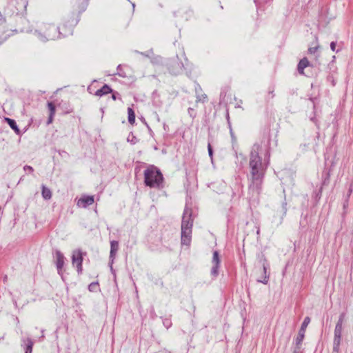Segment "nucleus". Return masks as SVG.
I'll return each mask as SVG.
<instances>
[{
    "instance_id": "13",
    "label": "nucleus",
    "mask_w": 353,
    "mask_h": 353,
    "mask_svg": "<svg viewBox=\"0 0 353 353\" xmlns=\"http://www.w3.org/2000/svg\"><path fill=\"white\" fill-rule=\"evenodd\" d=\"M251 174L253 181H259L262 178V173L260 172V168L256 169L251 168Z\"/></svg>"
},
{
    "instance_id": "18",
    "label": "nucleus",
    "mask_w": 353,
    "mask_h": 353,
    "mask_svg": "<svg viewBox=\"0 0 353 353\" xmlns=\"http://www.w3.org/2000/svg\"><path fill=\"white\" fill-rule=\"evenodd\" d=\"M5 121L7 122V123L10 125V127L12 130H14L15 131H18V128H17V125L16 124V122L13 119H11L10 118L6 117L5 118Z\"/></svg>"
},
{
    "instance_id": "20",
    "label": "nucleus",
    "mask_w": 353,
    "mask_h": 353,
    "mask_svg": "<svg viewBox=\"0 0 353 353\" xmlns=\"http://www.w3.org/2000/svg\"><path fill=\"white\" fill-rule=\"evenodd\" d=\"M263 270L265 273V279L263 281H261V282L263 283L264 284H266L268 281V275H267V268L265 265L263 266Z\"/></svg>"
},
{
    "instance_id": "16",
    "label": "nucleus",
    "mask_w": 353,
    "mask_h": 353,
    "mask_svg": "<svg viewBox=\"0 0 353 353\" xmlns=\"http://www.w3.org/2000/svg\"><path fill=\"white\" fill-rule=\"evenodd\" d=\"M48 107L50 110V115H49L48 123H50L52 122L53 117H54V112H55V108L52 103H48Z\"/></svg>"
},
{
    "instance_id": "26",
    "label": "nucleus",
    "mask_w": 353,
    "mask_h": 353,
    "mask_svg": "<svg viewBox=\"0 0 353 353\" xmlns=\"http://www.w3.org/2000/svg\"><path fill=\"white\" fill-rule=\"evenodd\" d=\"M28 168L29 170H32V168H31V167H28Z\"/></svg>"
},
{
    "instance_id": "14",
    "label": "nucleus",
    "mask_w": 353,
    "mask_h": 353,
    "mask_svg": "<svg viewBox=\"0 0 353 353\" xmlns=\"http://www.w3.org/2000/svg\"><path fill=\"white\" fill-rule=\"evenodd\" d=\"M111 92H112L111 88L108 85H104L101 89L98 90L96 92L95 95L101 97V96L108 94Z\"/></svg>"
},
{
    "instance_id": "23",
    "label": "nucleus",
    "mask_w": 353,
    "mask_h": 353,
    "mask_svg": "<svg viewBox=\"0 0 353 353\" xmlns=\"http://www.w3.org/2000/svg\"><path fill=\"white\" fill-rule=\"evenodd\" d=\"M50 197H51L50 192L46 189V199H50Z\"/></svg>"
},
{
    "instance_id": "3",
    "label": "nucleus",
    "mask_w": 353,
    "mask_h": 353,
    "mask_svg": "<svg viewBox=\"0 0 353 353\" xmlns=\"http://www.w3.org/2000/svg\"><path fill=\"white\" fill-rule=\"evenodd\" d=\"M344 318L345 315L343 314L340 315L334 329V350L336 352H338L341 344Z\"/></svg>"
},
{
    "instance_id": "8",
    "label": "nucleus",
    "mask_w": 353,
    "mask_h": 353,
    "mask_svg": "<svg viewBox=\"0 0 353 353\" xmlns=\"http://www.w3.org/2000/svg\"><path fill=\"white\" fill-rule=\"evenodd\" d=\"M54 259H55V263L56 266L58 270V273L59 274H61L62 269L64 265V256L58 250H57L54 253Z\"/></svg>"
},
{
    "instance_id": "24",
    "label": "nucleus",
    "mask_w": 353,
    "mask_h": 353,
    "mask_svg": "<svg viewBox=\"0 0 353 353\" xmlns=\"http://www.w3.org/2000/svg\"><path fill=\"white\" fill-rule=\"evenodd\" d=\"M95 285H96V283H91V284L89 285V289H90V290H92V287H94V286H95Z\"/></svg>"
},
{
    "instance_id": "10",
    "label": "nucleus",
    "mask_w": 353,
    "mask_h": 353,
    "mask_svg": "<svg viewBox=\"0 0 353 353\" xmlns=\"http://www.w3.org/2000/svg\"><path fill=\"white\" fill-rule=\"evenodd\" d=\"M220 262H221V260H220L219 252L217 251H214L213 252V256H212V263L213 264V266L211 270L212 274H213L214 276H216L218 274V269L219 267Z\"/></svg>"
},
{
    "instance_id": "22",
    "label": "nucleus",
    "mask_w": 353,
    "mask_h": 353,
    "mask_svg": "<svg viewBox=\"0 0 353 353\" xmlns=\"http://www.w3.org/2000/svg\"><path fill=\"white\" fill-rule=\"evenodd\" d=\"M336 42L334 41H332L331 43H330V48L331 50L334 52L336 50Z\"/></svg>"
},
{
    "instance_id": "6",
    "label": "nucleus",
    "mask_w": 353,
    "mask_h": 353,
    "mask_svg": "<svg viewBox=\"0 0 353 353\" xmlns=\"http://www.w3.org/2000/svg\"><path fill=\"white\" fill-rule=\"evenodd\" d=\"M94 203V196L89 195H83L78 199L77 205L79 208H85L88 205H91Z\"/></svg>"
},
{
    "instance_id": "2",
    "label": "nucleus",
    "mask_w": 353,
    "mask_h": 353,
    "mask_svg": "<svg viewBox=\"0 0 353 353\" xmlns=\"http://www.w3.org/2000/svg\"><path fill=\"white\" fill-rule=\"evenodd\" d=\"M192 221L190 219V212L188 209L184 210L181 223V243L189 245L191 242Z\"/></svg>"
},
{
    "instance_id": "15",
    "label": "nucleus",
    "mask_w": 353,
    "mask_h": 353,
    "mask_svg": "<svg viewBox=\"0 0 353 353\" xmlns=\"http://www.w3.org/2000/svg\"><path fill=\"white\" fill-rule=\"evenodd\" d=\"M316 44L315 46L314 47H310L308 48V53L310 54H313L315 56L316 59H319V54L318 53V50L320 49V46L319 44L318 43V41H317V38L316 39Z\"/></svg>"
},
{
    "instance_id": "9",
    "label": "nucleus",
    "mask_w": 353,
    "mask_h": 353,
    "mask_svg": "<svg viewBox=\"0 0 353 353\" xmlns=\"http://www.w3.org/2000/svg\"><path fill=\"white\" fill-rule=\"evenodd\" d=\"M261 160L258 153L256 152H252L250 155V168L256 169L257 168H261Z\"/></svg>"
},
{
    "instance_id": "17",
    "label": "nucleus",
    "mask_w": 353,
    "mask_h": 353,
    "mask_svg": "<svg viewBox=\"0 0 353 353\" xmlns=\"http://www.w3.org/2000/svg\"><path fill=\"white\" fill-rule=\"evenodd\" d=\"M128 121L130 124H134L135 122V114L131 108H128Z\"/></svg>"
},
{
    "instance_id": "25",
    "label": "nucleus",
    "mask_w": 353,
    "mask_h": 353,
    "mask_svg": "<svg viewBox=\"0 0 353 353\" xmlns=\"http://www.w3.org/2000/svg\"><path fill=\"white\" fill-rule=\"evenodd\" d=\"M41 194L44 196V185H42L41 187Z\"/></svg>"
},
{
    "instance_id": "1",
    "label": "nucleus",
    "mask_w": 353,
    "mask_h": 353,
    "mask_svg": "<svg viewBox=\"0 0 353 353\" xmlns=\"http://www.w3.org/2000/svg\"><path fill=\"white\" fill-rule=\"evenodd\" d=\"M144 182L150 188H159L163 183V174L157 168L150 165L144 171Z\"/></svg>"
},
{
    "instance_id": "19",
    "label": "nucleus",
    "mask_w": 353,
    "mask_h": 353,
    "mask_svg": "<svg viewBox=\"0 0 353 353\" xmlns=\"http://www.w3.org/2000/svg\"><path fill=\"white\" fill-rule=\"evenodd\" d=\"M26 348L25 353H32V345H33L32 342L30 339H28L26 341Z\"/></svg>"
},
{
    "instance_id": "11",
    "label": "nucleus",
    "mask_w": 353,
    "mask_h": 353,
    "mask_svg": "<svg viewBox=\"0 0 353 353\" xmlns=\"http://www.w3.org/2000/svg\"><path fill=\"white\" fill-rule=\"evenodd\" d=\"M310 65V62L306 57L301 59L298 63L297 69L300 74H304V69Z\"/></svg>"
},
{
    "instance_id": "7",
    "label": "nucleus",
    "mask_w": 353,
    "mask_h": 353,
    "mask_svg": "<svg viewBox=\"0 0 353 353\" xmlns=\"http://www.w3.org/2000/svg\"><path fill=\"white\" fill-rule=\"evenodd\" d=\"M48 35L50 39H56L61 37V35L66 36L68 34L70 33V30H68V32H61L57 31L52 26L50 25L48 27Z\"/></svg>"
},
{
    "instance_id": "12",
    "label": "nucleus",
    "mask_w": 353,
    "mask_h": 353,
    "mask_svg": "<svg viewBox=\"0 0 353 353\" xmlns=\"http://www.w3.org/2000/svg\"><path fill=\"white\" fill-rule=\"evenodd\" d=\"M110 258L112 260V263L113 262V260L114 259L116 252L118 250L119 248V243L116 241H112L110 242Z\"/></svg>"
},
{
    "instance_id": "21",
    "label": "nucleus",
    "mask_w": 353,
    "mask_h": 353,
    "mask_svg": "<svg viewBox=\"0 0 353 353\" xmlns=\"http://www.w3.org/2000/svg\"><path fill=\"white\" fill-rule=\"evenodd\" d=\"M208 150L209 156L210 157L211 160L212 161L213 160V158H212L213 152H212V147H211L210 144H208Z\"/></svg>"
},
{
    "instance_id": "4",
    "label": "nucleus",
    "mask_w": 353,
    "mask_h": 353,
    "mask_svg": "<svg viewBox=\"0 0 353 353\" xmlns=\"http://www.w3.org/2000/svg\"><path fill=\"white\" fill-rule=\"evenodd\" d=\"M82 261L83 259L81 251H74L72 254V264L77 268L79 273L82 270Z\"/></svg>"
},
{
    "instance_id": "5",
    "label": "nucleus",
    "mask_w": 353,
    "mask_h": 353,
    "mask_svg": "<svg viewBox=\"0 0 353 353\" xmlns=\"http://www.w3.org/2000/svg\"><path fill=\"white\" fill-rule=\"evenodd\" d=\"M310 322V319L309 317H305L302 325H301V327L299 332V334L296 339V343L297 345H299L301 344V343L304 339L305 328L307 327V326L308 325Z\"/></svg>"
}]
</instances>
